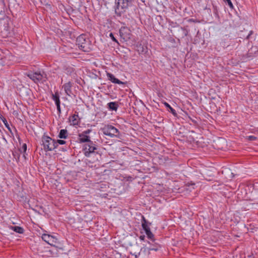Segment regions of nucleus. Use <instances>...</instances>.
I'll use <instances>...</instances> for the list:
<instances>
[{
    "instance_id": "15",
    "label": "nucleus",
    "mask_w": 258,
    "mask_h": 258,
    "mask_svg": "<svg viewBox=\"0 0 258 258\" xmlns=\"http://www.w3.org/2000/svg\"><path fill=\"white\" fill-rule=\"evenodd\" d=\"M52 98L55 101V104L60 103L59 96L57 92H55L52 95Z\"/></svg>"
},
{
    "instance_id": "27",
    "label": "nucleus",
    "mask_w": 258,
    "mask_h": 258,
    "mask_svg": "<svg viewBox=\"0 0 258 258\" xmlns=\"http://www.w3.org/2000/svg\"><path fill=\"white\" fill-rule=\"evenodd\" d=\"M57 107V110L58 111L59 113H60V103L56 104Z\"/></svg>"
},
{
    "instance_id": "25",
    "label": "nucleus",
    "mask_w": 258,
    "mask_h": 258,
    "mask_svg": "<svg viewBox=\"0 0 258 258\" xmlns=\"http://www.w3.org/2000/svg\"><path fill=\"white\" fill-rule=\"evenodd\" d=\"M109 36H110V37L111 38V39H112L113 41H115V42H117V40H116V39H115V37H114L113 34L112 33H110L109 34Z\"/></svg>"
},
{
    "instance_id": "2",
    "label": "nucleus",
    "mask_w": 258,
    "mask_h": 258,
    "mask_svg": "<svg viewBox=\"0 0 258 258\" xmlns=\"http://www.w3.org/2000/svg\"><path fill=\"white\" fill-rule=\"evenodd\" d=\"M42 141L45 151H52L57 147L56 141L48 136L43 137Z\"/></svg>"
},
{
    "instance_id": "16",
    "label": "nucleus",
    "mask_w": 258,
    "mask_h": 258,
    "mask_svg": "<svg viewBox=\"0 0 258 258\" xmlns=\"http://www.w3.org/2000/svg\"><path fill=\"white\" fill-rule=\"evenodd\" d=\"M195 183H188L185 186V189L189 191H191L192 189H195Z\"/></svg>"
},
{
    "instance_id": "24",
    "label": "nucleus",
    "mask_w": 258,
    "mask_h": 258,
    "mask_svg": "<svg viewBox=\"0 0 258 258\" xmlns=\"http://www.w3.org/2000/svg\"><path fill=\"white\" fill-rule=\"evenodd\" d=\"M56 142L57 143V145H58V144L60 145H63L66 143V142L64 141L61 140H58Z\"/></svg>"
},
{
    "instance_id": "17",
    "label": "nucleus",
    "mask_w": 258,
    "mask_h": 258,
    "mask_svg": "<svg viewBox=\"0 0 258 258\" xmlns=\"http://www.w3.org/2000/svg\"><path fill=\"white\" fill-rule=\"evenodd\" d=\"M11 229L17 233L21 234L24 232L23 229L19 226H12Z\"/></svg>"
},
{
    "instance_id": "29",
    "label": "nucleus",
    "mask_w": 258,
    "mask_h": 258,
    "mask_svg": "<svg viewBox=\"0 0 258 258\" xmlns=\"http://www.w3.org/2000/svg\"><path fill=\"white\" fill-rule=\"evenodd\" d=\"M158 250V248H148V250L150 251H151V250H155V251H157Z\"/></svg>"
},
{
    "instance_id": "20",
    "label": "nucleus",
    "mask_w": 258,
    "mask_h": 258,
    "mask_svg": "<svg viewBox=\"0 0 258 258\" xmlns=\"http://www.w3.org/2000/svg\"><path fill=\"white\" fill-rule=\"evenodd\" d=\"M253 200L258 203V189L253 193Z\"/></svg>"
},
{
    "instance_id": "8",
    "label": "nucleus",
    "mask_w": 258,
    "mask_h": 258,
    "mask_svg": "<svg viewBox=\"0 0 258 258\" xmlns=\"http://www.w3.org/2000/svg\"><path fill=\"white\" fill-rule=\"evenodd\" d=\"M119 34L121 37L125 41H127L131 38L130 31L127 28H121L119 30Z\"/></svg>"
},
{
    "instance_id": "6",
    "label": "nucleus",
    "mask_w": 258,
    "mask_h": 258,
    "mask_svg": "<svg viewBox=\"0 0 258 258\" xmlns=\"http://www.w3.org/2000/svg\"><path fill=\"white\" fill-rule=\"evenodd\" d=\"M42 238L46 243L53 246H56V244L58 243L57 238L49 234H43Z\"/></svg>"
},
{
    "instance_id": "12",
    "label": "nucleus",
    "mask_w": 258,
    "mask_h": 258,
    "mask_svg": "<svg viewBox=\"0 0 258 258\" xmlns=\"http://www.w3.org/2000/svg\"><path fill=\"white\" fill-rule=\"evenodd\" d=\"M63 87L64 88V90L65 91V92L66 93V94L70 96L71 94L72 93V91H71L72 84H71V82H68L67 83H66L63 86Z\"/></svg>"
},
{
    "instance_id": "26",
    "label": "nucleus",
    "mask_w": 258,
    "mask_h": 258,
    "mask_svg": "<svg viewBox=\"0 0 258 258\" xmlns=\"http://www.w3.org/2000/svg\"><path fill=\"white\" fill-rule=\"evenodd\" d=\"M22 150H23L24 152H25L27 150V145L26 144H24L22 146Z\"/></svg>"
},
{
    "instance_id": "14",
    "label": "nucleus",
    "mask_w": 258,
    "mask_h": 258,
    "mask_svg": "<svg viewBox=\"0 0 258 258\" xmlns=\"http://www.w3.org/2000/svg\"><path fill=\"white\" fill-rule=\"evenodd\" d=\"M108 108L111 110L116 111L118 107V104L115 102H111L107 104Z\"/></svg>"
},
{
    "instance_id": "21",
    "label": "nucleus",
    "mask_w": 258,
    "mask_h": 258,
    "mask_svg": "<svg viewBox=\"0 0 258 258\" xmlns=\"http://www.w3.org/2000/svg\"><path fill=\"white\" fill-rule=\"evenodd\" d=\"M246 138L248 140L250 141H255L256 139V137L253 136H247Z\"/></svg>"
},
{
    "instance_id": "32",
    "label": "nucleus",
    "mask_w": 258,
    "mask_h": 258,
    "mask_svg": "<svg viewBox=\"0 0 258 258\" xmlns=\"http://www.w3.org/2000/svg\"><path fill=\"white\" fill-rule=\"evenodd\" d=\"M2 116V115H0V118H1V116Z\"/></svg>"
},
{
    "instance_id": "23",
    "label": "nucleus",
    "mask_w": 258,
    "mask_h": 258,
    "mask_svg": "<svg viewBox=\"0 0 258 258\" xmlns=\"http://www.w3.org/2000/svg\"><path fill=\"white\" fill-rule=\"evenodd\" d=\"M87 164L88 165V166L91 167H96V164L93 165L92 164V163L91 162V161L90 160H88V161L87 162Z\"/></svg>"
},
{
    "instance_id": "3",
    "label": "nucleus",
    "mask_w": 258,
    "mask_h": 258,
    "mask_svg": "<svg viewBox=\"0 0 258 258\" xmlns=\"http://www.w3.org/2000/svg\"><path fill=\"white\" fill-rule=\"evenodd\" d=\"M102 131L105 135L108 136L110 138L117 137L118 136V130L112 125H105L102 128Z\"/></svg>"
},
{
    "instance_id": "22",
    "label": "nucleus",
    "mask_w": 258,
    "mask_h": 258,
    "mask_svg": "<svg viewBox=\"0 0 258 258\" xmlns=\"http://www.w3.org/2000/svg\"><path fill=\"white\" fill-rule=\"evenodd\" d=\"M224 1L227 2V3L230 8H232V9L233 8V5L231 0H224Z\"/></svg>"
},
{
    "instance_id": "19",
    "label": "nucleus",
    "mask_w": 258,
    "mask_h": 258,
    "mask_svg": "<svg viewBox=\"0 0 258 258\" xmlns=\"http://www.w3.org/2000/svg\"><path fill=\"white\" fill-rule=\"evenodd\" d=\"M164 104L166 107L170 109V111L172 113V114L174 116L177 115L176 111L173 108H172L168 103L164 102Z\"/></svg>"
},
{
    "instance_id": "30",
    "label": "nucleus",
    "mask_w": 258,
    "mask_h": 258,
    "mask_svg": "<svg viewBox=\"0 0 258 258\" xmlns=\"http://www.w3.org/2000/svg\"><path fill=\"white\" fill-rule=\"evenodd\" d=\"M90 132V130H88L83 133V134L86 135L87 134H89Z\"/></svg>"
},
{
    "instance_id": "18",
    "label": "nucleus",
    "mask_w": 258,
    "mask_h": 258,
    "mask_svg": "<svg viewBox=\"0 0 258 258\" xmlns=\"http://www.w3.org/2000/svg\"><path fill=\"white\" fill-rule=\"evenodd\" d=\"M58 137L61 139H66L67 137V131L66 130H61Z\"/></svg>"
},
{
    "instance_id": "1",
    "label": "nucleus",
    "mask_w": 258,
    "mask_h": 258,
    "mask_svg": "<svg viewBox=\"0 0 258 258\" xmlns=\"http://www.w3.org/2000/svg\"><path fill=\"white\" fill-rule=\"evenodd\" d=\"M77 44L80 49L85 52H88L90 49V42L85 35H81L76 40Z\"/></svg>"
},
{
    "instance_id": "13",
    "label": "nucleus",
    "mask_w": 258,
    "mask_h": 258,
    "mask_svg": "<svg viewBox=\"0 0 258 258\" xmlns=\"http://www.w3.org/2000/svg\"><path fill=\"white\" fill-rule=\"evenodd\" d=\"M70 121L72 124L75 125L79 123V116L78 115L74 114L70 117Z\"/></svg>"
},
{
    "instance_id": "7",
    "label": "nucleus",
    "mask_w": 258,
    "mask_h": 258,
    "mask_svg": "<svg viewBox=\"0 0 258 258\" xmlns=\"http://www.w3.org/2000/svg\"><path fill=\"white\" fill-rule=\"evenodd\" d=\"M28 77L32 79L35 82H39L41 81L44 77V76H45V74L43 73L42 74L40 73L35 72V73H30L27 75Z\"/></svg>"
},
{
    "instance_id": "11",
    "label": "nucleus",
    "mask_w": 258,
    "mask_h": 258,
    "mask_svg": "<svg viewBox=\"0 0 258 258\" xmlns=\"http://www.w3.org/2000/svg\"><path fill=\"white\" fill-rule=\"evenodd\" d=\"M79 140L81 143L90 142V137L85 134H82L79 135Z\"/></svg>"
},
{
    "instance_id": "10",
    "label": "nucleus",
    "mask_w": 258,
    "mask_h": 258,
    "mask_svg": "<svg viewBox=\"0 0 258 258\" xmlns=\"http://www.w3.org/2000/svg\"><path fill=\"white\" fill-rule=\"evenodd\" d=\"M107 76L108 78V79L111 81L113 83L117 84H123V83L117 78H116L114 76L110 73H107Z\"/></svg>"
},
{
    "instance_id": "28",
    "label": "nucleus",
    "mask_w": 258,
    "mask_h": 258,
    "mask_svg": "<svg viewBox=\"0 0 258 258\" xmlns=\"http://www.w3.org/2000/svg\"><path fill=\"white\" fill-rule=\"evenodd\" d=\"M4 16V12L2 11L0 12V19H3Z\"/></svg>"
},
{
    "instance_id": "5",
    "label": "nucleus",
    "mask_w": 258,
    "mask_h": 258,
    "mask_svg": "<svg viewBox=\"0 0 258 258\" xmlns=\"http://www.w3.org/2000/svg\"><path fill=\"white\" fill-rule=\"evenodd\" d=\"M96 149V147L94 144L90 142L85 145L84 154L86 156L90 157L95 155L94 151Z\"/></svg>"
},
{
    "instance_id": "9",
    "label": "nucleus",
    "mask_w": 258,
    "mask_h": 258,
    "mask_svg": "<svg viewBox=\"0 0 258 258\" xmlns=\"http://www.w3.org/2000/svg\"><path fill=\"white\" fill-rule=\"evenodd\" d=\"M142 225L143 228L145 231L148 237L150 239H152L154 235L150 231V229L147 224V221H146V220L145 219V218L143 216V221L142 223Z\"/></svg>"
},
{
    "instance_id": "31",
    "label": "nucleus",
    "mask_w": 258,
    "mask_h": 258,
    "mask_svg": "<svg viewBox=\"0 0 258 258\" xmlns=\"http://www.w3.org/2000/svg\"><path fill=\"white\" fill-rule=\"evenodd\" d=\"M140 238L141 239V240H144V236H141Z\"/></svg>"
},
{
    "instance_id": "4",
    "label": "nucleus",
    "mask_w": 258,
    "mask_h": 258,
    "mask_svg": "<svg viewBox=\"0 0 258 258\" xmlns=\"http://www.w3.org/2000/svg\"><path fill=\"white\" fill-rule=\"evenodd\" d=\"M132 1V0H115V13L116 14H120L123 12L124 9L128 7V3L131 2Z\"/></svg>"
}]
</instances>
